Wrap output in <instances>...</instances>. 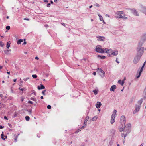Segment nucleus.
Listing matches in <instances>:
<instances>
[{
	"label": "nucleus",
	"mask_w": 146,
	"mask_h": 146,
	"mask_svg": "<svg viewBox=\"0 0 146 146\" xmlns=\"http://www.w3.org/2000/svg\"><path fill=\"white\" fill-rule=\"evenodd\" d=\"M3 128V127L1 125H0V129H2Z\"/></svg>",
	"instance_id": "obj_62"
},
{
	"label": "nucleus",
	"mask_w": 146,
	"mask_h": 146,
	"mask_svg": "<svg viewBox=\"0 0 146 146\" xmlns=\"http://www.w3.org/2000/svg\"><path fill=\"white\" fill-rule=\"evenodd\" d=\"M0 45L1 47H3L4 46V44L3 42L1 41L0 42Z\"/></svg>",
	"instance_id": "obj_31"
},
{
	"label": "nucleus",
	"mask_w": 146,
	"mask_h": 146,
	"mask_svg": "<svg viewBox=\"0 0 146 146\" xmlns=\"http://www.w3.org/2000/svg\"><path fill=\"white\" fill-rule=\"evenodd\" d=\"M47 108L48 109H50L51 108V107L50 105H48L47 106Z\"/></svg>",
	"instance_id": "obj_41"
},
{
	"label": "nucleus",
	"mask_w": 146,
	"mask_h": 146,
	"mask_svg": "<svg viewBox=\"0 0 146 146\" xmlns=\"http://www.w3.org/2000/svg\"><path fill=\"white\" fill-rule=\"evenodd\" d=\"M50 3H48L47 4V6L48 7H50Z\"/></svg>",
	"instance_id": "obj_46"
},
{
	"label": "nucleus",
	"mask_w": 146,
	"mask_h": 146,
	"mask_svg": "<svg viewBox=\"0 0 146 146\" xmlns=\"http://www.w3.org/2000/svg\"><path fill=\"white\" fill-rule=\"evenodd\" d=\"M97 38H98V40L100 41H104L105 38L103 36H97Z\"/></svg>",
	"instance_id": "obj_12"
},
{
	"label": "nucleus",
	"mask_w": 146,
	"mask_h": 146,
	"mask_svg": "<svg viewBox=\"0 0 146 146\" xmlns=\"http://www.w3.org/2000/svg\"><path fill=\"white\" fill-rule=\"evenodd\" d=\"M143 68H141L140 71L139 70L138 71V72L139 71V72H141V73H142V72L143 71Z\"/></svg>",
	"instance_id": "obj_36"
},
{
	"label": "nucleus",
	"mask_w": 146,
	"mask_h": 146,
	"mask_svg": "<svg viewBox=\"0 0 146 146\" xmlns=\"http://www.w3.org/2000/svg\"><path fill=\"white\" fill-rule=\"evenodd\" d=\"M125 127L126 128H128V129H130L131 128V125L130 123H129L127 124V125H126L125 126Z\"/></svg>",
	"instance_id": "obj_20"
},
{
	"label": "nucleus",
	"mask_w": 146,
	"mask_h": 146,
	"mask_svg": "<svg viewBox=\"0 0 146 146\" xmlns=\"http://www.w3.org/2000/svg\"><path fill=\"white\" fill-rule=\"evenodd\" d=\"M19 89L21 91H23L24 90V89L23 88H19Z\"/></svg>",
	"instance_id": "obj_48"
},
{
	"label": "nucleus",
	"mask_w": 146,
	"mask_h": 146,
	"mask_svg": "<svg viewBox=\"0 0 146 146\" xmlns=\"http://www.w3.org/2000/svg\"><path fill=\"white\" fill-rule=\"evenodd\" d=\"M97 116H95L92 118V121H95L97 119Z\"/></svg>",
	"instance_id": "obj_25"
},
{
	"label": "nucleus",
	"mask_w": 146,
	"mask_h": 146,
	"mask_svg": "<svg viewBox=\"0 0 146 146\" xmlns=\"http://www.w3.org/2000/svg\"><path fill=\"white\" fill-rule=\"evenodd\" d=\"M142 44V42L141 43V42H140L139 43L138 47L137 48V55L141 56L143 54L144 50V48L143 47H141Z\"/></svg>",
	"instance_id": "obj_1"
},
{
	"label": "nucleus",
	"mask_w": 146,
	"mask_h": 146,
	"mask_svg": "<svg viewBox=\"0 0 146 146\" xmlns=\"http://www.w3.org/2000/svg\"><path fill=\"white\" fill-rule=\"evenodd\" d=\"M141 57V56L137 55L134 58L133 60V63L135 64H137L139 62L140 59Z\"/></svg>",
	"instance_id": "obj_5"
},
{
	"label": "nucleus",
	"mask_w": 146,
	"mask_h": 146,
	"mask_svg": "<svg viewBox=\"0 0 146 146\" xmlns=\"http://www.w3.org/2000/svg\"><path fill=\"white\" fill-rule=\"evenodd\" d=\"M97 72L99 73H101V74H100V75L102 77L105 76V72L102 69L98 68L97 69Z\"/></svg>",
	"instance_id": "obj_6"
},
{
	"label": "nucleus",
	"mask_w": 146,
	"mask_h": 146,
	"mask_svg": "<svg viewBox=\"0 0 146 146\" xmlns=\"http://www.w3.org/2000/svg\"><path fill=\"white\" fill-rule=\"evenodd\" d=\"M95 5L98 7H99L100 6V5L98 3H96Z\"/></svg>",
	"instance_id": "obj_52"
},
{
	"label": "nucleus",
	"mask_w": 146,
	"mask_h": 146,
	"mask_svg": "<svg viewBox=\"0 0 146 146\" xmlns=\"http://www.w3.org/2000/svg\"><path fill=\"white\" fill-rule=\"evenodd\" d=\"M93 74L94 75H96V73L95 72H94L93 73Z\"/></svg>",
	"instance_id": "obj_58"
},
{
	"label": "nucleus",
	"mask_w": 146,
	"mask_h": 146,
	"mask_svg": "<svg viewBox=\"0 0 146 146\" xmlns=\"http://www.w3.org/2000/svg\"><path fill=\"white\" fill-rule=\"evenodd\" d=\"M23 42V40L22 39H19L17 42V43L18 44H20L21 42Z\"/></svg>",
	"instance_id": "obj_24"
},
{
	"label": "nucleus",
	"mask_w": 146,
	"mask_h": 146,
	"mask_svg": "<svg viewBox=\"0 0 146 146\" xmlns=\"http://www.w3.org/2000/svg\"><path fill=\"white\" fill-rule=\"evenodd\" d=\"M81 130L80 129H79L76 132V133H77L78 132L80 131Z\"/></svg>",
	"instance_id": "obj_51"
},
{
	"label": "nucleus",
	"mask_w": 146,
	"mask_h": 146,
	"mask_svg": "<svg viewBox=\"0 0 146 146\" xmlns=\"http://www.w3.org/2000/svg\"><path fill=\"white\" fill-rule=\"evenodd\" d=\"M10 42H7L6 46V47L7 48H9V47L10 46Z\"/></svg>",
	"instance_id": "obj_29"
},
{
	"label": "nucleus",
	"mask_w": 146,
	"mask_h": 146,
	"mask_svg": "<svg viewBox=\"0 0 146 146\" xmlns=\"http://www.w3.org/2000/svg\"><path fill=\"white\" fill-rule=\"evenodd\" d=\"M39 59V58L37 56L35 58V59H36V60H38Z\"/></svg>",
	"instance_id": "obj_57"
},
{
	"label": "nucleus",
	"mask_w": 146,
	"mask_h": 146,
	"mask_svg": "<svg viewBox=\"0 0 146 146\" xmlns=\"http://www.w3.org/2000/svg\"><path fill=\"white\" fill-rule=\"evenodd\" d=\"M116 115V113H113L111 115V117H112V118H115Z\"/></svg>",
	"instance_id": "obj_27"
},
{
	"label": "nucleus",
	"mask_w": 146,
	"mask_h": 146,
	"mask_svg": "<svg viewBox=\"0 0 146 146\" xmlns=\"http://www.w3.org/2000/svg\"><path fill=\"white\" fill-rule=\"evenodd\" d=\"M1 138L3 140H5V139H6L7 138V136H4L5 138H4V135H3V132H2V133L1 135Z\"/></svg>",
	"instance_id": "obj_19"
},
{
	"label": "nucleus",
	"mask_w": 146,
	"mask_h": 146,
	"mask_svg": "<svg viewBox=\"0 0 146 146\" xmlns=\"http://www.w3.org/2000/svg\"><path fill=\"white\" fill-rule=\"evenodd\" d=\"M40 85V87L39 86H38L37 88L38 90L42 89L45 88V87L43 85L41 84Z\"/></svg>",
	"instance_id": "obj_16"
},
{
	"label": "nucleus",
	"mask_w": 146,
	"mask_h": 146,
	"mask_svg": "<svg viewBox=\"0 0 146 146\" xmlns=\"http://www.w3.org/2000/svg\"><path fill=\"white\" fill-rule=\"evenodd\" d=\"M46 92V90H43V91H42V94L44 96V95H45V92Z\"/></svg>",
	"instance_id": "obj_37"
},
{
	"label": "nucleus",
	"mask_w": 146,
	"mask_h": 146,
	"mask_svg": "<svg viewBox=\"0 0 146 146\" xmlns=\"http://www.w3.org/2000/svg\"><path fill=\"white\" fill-rule=\"evenodd\" d=\"M116 14L117 15L116 16L117 18H122L123 20H125L127 19V17L125 16L126 15L123 11H118L117 12Z\"/></svg>",
	"instance_id": "obj_2"
},
{
	"label": "nucleus",
	"mask_w": 146,
	"mask_h": 146,
	"mask_svg": "<svg viewBox=\"0 0 146 146\" xmlns=\"http://www.w3.org/2000/svg\"><path fill=\"white\" fill-rule=\"evenodd\" d=\"M32 77L34 78H36L37 77V76L36 74H33L32 75Z\"/></svg>",
	"instance_id": "obj_34"
},
{
	"label": "nucleus",
	"mask_w": 146,
	"mask_h": 146,
	"mask_svg": "<svg viewBox=\"0 0 146 146\" xmlns=\"http://www.w3.org/2000/svg\"><path fill=\"white\" fill-rule=\"evenodd\" d=\"M116 88V86L115 85H112L111 87L110 90L111 91H114L115 89Z\"/></svg>",
	"instance_id": "obj_13"
},
{
	"label": "nucleus",
	"mask_w": 146,
	"mask_h": 146,
	"mask_svg": "<svg viewBox=\"0 0 146 146\" xmlns=\"http://www.w3.org/2000/svg\"><path fill=\"white\" fill-rule=\"evenodd\" d=\"M125 78L122 81L121 80H119L118 81V83L121 84V85L122 86H123L125 82Z\"/></svg>",
	"instance_id": "obj_15"
},
{
	"label": "nucleus",
	"mask_w": 146,
	"mask_h": 146,
	"mask_svg": "<svg viewBox=\"0 0 146 146\" xmlns=\"http://www.w3.org/2000/svg\"><path fill=\"white\" fill-rule=\"evenodd\" d=\"M64 26H65V24L64 23H61Z\"/></svg>",
	"instance_id": "obj_61"
},
{
	"label": "nucleus",
	"mask_w": 146,
	"mask_h": 146,
	"mask_svg": "<svg viewBox=\"0 0 146 146\" xmlns=\"http://www.w3.org/2000/svg\"><path fill=\"white\" fill-rule=\"evenodd\" d=\"M115 118L111 117V124H113L115 122Z\"/></svg>",
	"instance_id": "obj_22"
},
{
	"label": "nucleus",
	"mask_w": 146,
	"mask_h": 146,
	"mask_svg": "<svg viewBox=\"0 0 146 146\" xmlns=\"http://www.w3.org/2000/svg\"><path fill=\"white\" fill-rule=\"evenodd\" d=\"M143 93L145 94V95L144 96V98H146V86L145 87V89L144 90Z\"/></svg>",
	"instance_id": "obj_26"
},
{
	"label": "nucleus",
	"mask_w": 146,
	"mask_h": 146,
	"mask_svg": "<svg viewBox=\"0 0 146 146\" xmlns=\"http://www.w3.org/2000/svg\"><path fill=\"white\" fill-rule=\"evenodd\" d=\"M117 111L116 110H114V112H113V113H116Z\"/></svg>",
	"instance_id": "obj_63"
},
{
	"label": "nucleus",
	"mask_w": 146,
	"mask_h": 146,
	"mask_svg": "<svg viewBox=\"0 0 146 146\" xmlns=\"http://www.w3.org/2000/svg\"><path fill=\"white\" fill-rule=\"evenodd\" d=\"M10 27L9 26H7L6 27V28L7 30H9L10 29Z\"/></svg>",
	"instance_id": "obj_40"
},
{
	"label": "nucleus",
	"mask_w": 146,
	"mask_h": 146,
	"mask_svg": "<svg viewBox=\"0 0 146 146\" xmlns=\"http://www.w3.org/2000/svg\"><path fill=\"white\" fill-rule=\"evenodd\" d=\"M4 119H6V120H8V119H7V117L6 116H5L4 117Z\"/></svg>",
	"instance_id": "obj_53"
},
{
	"label": "nucleus",
	"mask_w": 146,
	"mask_h": 146,
	"mask_svg": "<svg viewBox=\"0 0 146 146\" xmlns=\"http://www.w3.org/2000/svg\"><path fill=\"white\" fill-rule=\"evenodd\" d=\"M24 40L25 41L23 43V44H26L27 43V42H26L25 41V39H24Z\"/></svg>",
	"instance_id": "obj_50"
},
{
	"label": "nucleus",
	"mask_w": 146,
	"mask_h": 146,
	"mask_svg": "<svg viewBox=\"0 0 146 146\" xmlns=\"http://www.w3.org/2000/svg\"><path fill=\"white\" fill-rule=\"evenodd\" d=\"M127 133H126V134H125L124 135V141H125V137L127 136Z\"/></svg>",
	"instance_id": "obj_44"
},
{
	"label": "nucleus",
	"mask_w": 146,
	"mask_h": 146,
	"mask_svg": "<svg viewBox=\"0 0 146 146\" xmlns=\"http://www.w3.org/2000/svg\"><path fill=\"white\" fill-rule=\"evenodd\" d=\"M108 55L110 57H113V56H112V55L111 54V53L110 54H109Z\"/></svg>",
	"instance_id": "obj_54"
},
{
	"label": "nucleus",
	"mask_w": 146,
	"mask_h": 146,
	"mask_svg": "<svg viewBox=\"0 0 146 146\" xmlns=\"http://www.w3.org/2000/svg\"><path fill=\"white\" fill-rule=\"evenodd\" d=\"M146 40V33L144 34L141 36V40L140 42H141V43L142 42L143 43Z\"/></svg>",
	"instance_id": "obj_8"
},
{
	"label": "nucleus",
	"mask_w": 146,
	"mask_h": 146,
	"mask_svg": "<svg viewBox=\"0 0 146 146\" xmlns=\"http://www.w3.org/2000/svg\"><path fill=\"white\" fill-rule=\"evenodd\" d=\"M140 10L143 13L146 14V7L141 5L140 7Z\"/></svg>",
	"instance_id": "obj_7"
},
{
	"label": "nucleus",
	"mask_w": 146,
	"mask_h": 146,
	"mask_svg": "<svg viewBox=\"0 0 146 146\" xmlns=\"http://www.w3.org/2000/svg\"><path fill=\"white\" fill-rule=\"evenodd\" d=\"M31 99L35 102H36V100L33 98H31Z\"/></svg>",
	"instance_id": "obj_39"
},
{
	"label": "nucleus",
	"mask_w": 146,
	"mask_h": 146,
	"mask_svg": "<svg viewBox=\"0 0 146 146\" xmlns=\"http://www.w3.org/2000/svg\"><path fill=\"white\" fill-rule=\"evenodd\" d=\"M141 106L140 105H138L137 104L135 105V109L133 111V113L134 114H135L139 111L141 108Z\"/></svg>",
	"instance_id": "obj_4"
},
{
	"label": "nucleus",
	"mask_w": 146,
	"mask_h": 146,
	"mask_svg": "<svg viewBox=\"0 0 146 146\" xmlns=\"http://www.w3.org/2000/svg\"><path fill=\"white\" fill-rule=\"evenodd\" d=\"M117 58L116 59V62L118 64L119 63V62L117 60Z\"/></svg>",
	"instance_id": "obj_45"
},
{
	"label": "nucleus",
	"mask_w": 146,
	"mask_h": 146,
	"mask_svg": "<svg viewBox=\"0 0 146 146\" xmlns=\"http://www.w3.org/2000/svg\"><path fill=\"white\" fill-rule=\"evenodd\" d=\"M98 58H99L101 59H104L105 58V56H103L98 55L97 56Z\"/></svg>",
	"instance_id": "obj_21"
},
{
	"label": "nucleus",
	"mask_w": 146,
	"mask_h": 146,
	"mask_svg": "<svg viewBox=\"0 0 146 146\" xmlns=\"http://www.w3.org/2000/svg\"><path fill=\"white\" fill-rule=\"evenodd\" d=\"M110 52H111V54L112 55L113 57V56H117V55H118V51L117 50L113 51L112 50V51H110Z\"/></svg>",
	"instance_id": "obj_11"
},
{
	"label": "nucleus",
	"mask_w": 146,
	"mask_h": 146,
	"mask_svg": "<svg viewBox=\"0 0 146 146\" xmlns=\"http://www.w3.org/2000/svg\"><path fill=\"white\" fill-rule=\"evenodd\" d=\"M23 19L24 20H27V21L29 20V19L25 18H24Z\"/></svg>",
	"instance_id": "obj_56"
},
{
	"label": "nucleus",
	"mask_w": 146,
	"mask_h": 146,
	"mask_svg": "<svg viewBox=\"0 0 146 146\" xmlns=\"http://www.w3.org/2000/svg\"><path fill=\"white\" fill-rule=\"evenodd\" d=\"M93 92L94 93L95 95H96L98 93L97 91L96 90H93Z\"/></svg>",
	"instance_id": "obj_35"
},
{
	"label": "nucleus",
	"mask_w": 146,
	"mask_h": 146,
	"mask_svg": "<svg viewBox=\"0 0 146 146\" xmlns=\"http://www.w3.org/2000/svg\"><path fill=\"white\" fill-rule=\"evenodd\" d=\"M121 135L122 137H123L124 135V133H121Z\"/></svg>",
	"instance_id": "obj_64"
},
{
	"label": "nucleus",
	"mask_w": 146,
	"mask_h": 146,
	"mask_svg": "<svg viewBox=\"0 0 146 146\" xmlns=\"http://www.w3.org/2000/svg\"><path fill=\"white\" fill-rule=\"evenodd\" d=\"M138 72V71L137 74L136 78H139V77H140V76L141 74V72Z\"/></svg>",
	"instance_id": "obj_23"
},
{
	"label": "nucleus",
	"mask_w": 146,
	"mask_h": 146,
	"mask_svg": "<svg viewBox=\"0 0 146 146\" xmlns=\"http://www.w3.org/2000/svg\"><path fill=\"white\" fill-rule=\"evenodd\" d=\"M131 12L135 15L136 16H139V14L138 13V12L137 11V10L135 9H130Z\"/></svg>",
	"instance_id": "obj_10"
},
{
	"label": "nucleus",
	"mask_w": 146,
	"mask_h": 146,
	"mask_svg": "<svg viewBox=\"0 0 146 146\" xmlns=\"http://www.w3.org/2000/svg\"><path fill=\"white\" fill-rule=\"evenodd\" d=\"M89 118L88 116H87L85 118V119L84 122V124L85 125H86L87 123V121L88 120Z\"/></svg>",
	"instance_id": "obj_18"
},
{
	"label": "nucleus",
	"mask_w": 146,
	"mask_h": 146,
	"mask_svg": "<svg viewBox=\"0 0 146 146\" xmlns=\"http://www.w3.org/2000/svg\"><path fill=\"white\" fill-rule=\"evenodd\" d=\"M85 127H86L85 126H82V127H81V129H83L85 128Z\"/></svg>",
	"instance_id": "obj_47"
},
{
	"label": "nucleus",
	"mask_w": 146,
	"mask_h": 146,
	"mask_svg": "<svg viewBox=\"0 0 146 146\" xmlns=\"http://www.w3.org/2000/svg\"><path fill=\"white\" fill-rule=\"evenodd\" d=\"M143 101V98H141L137 102L138 105H140V106H141V104L142 103Z\"/></svg>",
	"instance_id": "obj_17"
},
{
	"label": "nucleus",
	"mask_w": 146,
	"mask_h": 146,
	"mask_svg": "<svg viewBox=\"0 0 146 146\" xmlns=\"http://www.w3.org/2000/svg\"><path fill=\"white\" fill-rule=\"evenodd\" d=\"M28 103H30V104H33V102L32 101H28Z\"/></svg>",
	"instance_id": "obj_49"
},
{
	"label": "nucleus",
	"mask_w": 146,
	"mask_h": 146,
	"mask_svg": "<svg viewBox=\"0 0 146 146\" xmlns=\"http://www.w3.org/2000/svg\"><path fill=\"white\" fill-rule=\"evenodd\" d=\"M29 79V78H24L23 80L25 81H26L28 80Z\"/></svg>",
	"instance_id": "obj_42"
},
{
	"label": "nucleus",
	"mask_w": 146,
	"mask_h": 146,
	"mask_svg": "<svg viewBox=\"0 0 146 146\" xmlns=\"http://www.w3.org/2000/svg\"><path fill=\"white\" fill-rule=\"evenodd\" d=\"M27 111H28V112H29L30 113V114H31L32 113L31 110H27Z\"/></svg>",
	"instance_id": "obj_55"
},
{
	"label": "nucleus",
	"mask_w": 146,
	"mask_h": 146,
	"mask_svg": "<svg viewBox=\"0 0 146 146\" xmlns=\"http://www.w3.org/2000/svg\"><path fill=\"white\" fill-rule=\"evenodd\" d=\"M104 52H107V51H109L110 52L111 51H112V50L110 49H108V48H105L104 49Z\"/></svg>",
	"instance_id": "obj_28"
},
{
	"label": "nucleus",
	"mask_w": 146,
	"mask_h": 146,
	"mask_svg": "<svg viewBox=\"0 0 146 146\" xmlns=\"http://www.w3.org/2000/svg\"><path fill=\"white\" fill-rule=\"evenodd\" d=\"M33 94H34V95H35V96H36V92H35L33 93Z\"/></svg>",
	"instance_id": "obj_59"
},
{
	"label": "nucleus",
	"mask_w": 146,
	"mask_h": 146,
	"mask_svg": "<svg viewBox=\"0 0 146 146\" xmlns=\"http://www.w3.org/2000/svg\"><path fill=\"white\" fill-rule=\"evenodd\" d=\"M98 16H99V18H100V21H102L103 19V18L102 17V16L100 14H98Z\"/></svg>",
	"instance_id": "obj_30"
},
{
	"label": "nucleus",
	"mask_w": 146,
	"mask_h": 146,
	"mask_svg": "<svg viewBox=\"0 0 146 146\" xmlns=\"http://www.w3.org/2000/svg\"><path fill=\"white\" fill-rule=\"evenodd\" d=\"M96 50L97 52L101 53L104 52V50L101 48V46L100 45H98L96 46Z\"/></svg>",
	"instance_id": "obj_3"
},
{
	"label": "nucleus",
	"mask_w": 146,
	"mask_h": 146,
	"mask_svg": "<svg viewBox=\"0 0 146 146\" xmlns=\"http://www.w3.org/2000/svg\"><path fill=\"white\" fill-rule=\"evenodd\" d=\"M9 51V50H4V52H5V54H8V52Z\"/></svg>",
	"instance_id": "obj_38"
},
{
	"label": "nucleus",
	"mask_w": 146,
	"mask_h": 146,
	"mask_svg": "<svg viewBox=\"0 0 146 146\" xmlns=\"http://www.w3.org/2000/svg\"><path fill=\"white\" fill-rule=\"evenodd\" d=\"M25 119L27 121H28L29 120V117L28 116H26L25 117Z\"/></svg>",
	"instance_id": "obj_32"
},
{
	"label": "nucleus",
	"mask_w": 146,
	"mask_h": 146,
	"mask_svg": "<svg viewBox=\"0 0 146 146\" xmlns=\"http://www.w3.org/2000/svg\"><path fill=\"white\" fill-rule=\"evenodd\" d=\"M23 100H24V98H21V101L22 102H23Z\"/></svg>",
	"instance_id": "obj_60"
},
{
	"label": "nucleus",
	"mask_w": 146,
	"mask_h": 146,
	"mask_svg": "<svg viewBox=\"0 0 146 146\" xmlns=\"http://www.w3.org/2000/svg\"><path fill=\"white\" fill-rule=\"evenodd\" d=\"M124 127H122L121 128H120L119 129V131L120 132L122 131H123L124 129Z\"/></svg>",
	"instance_id": "obj_33"
},
{
	"label": "nucleus",
	"mask_w": 146,
	"mask_h": 146,
	"mask_svg": "<svg viewBox=\"0 0 146 146\" xmlns=\"http://www.w3.org/2000/svg\"><path fill=\"white\" fill-rule=\"evenodd\" d=\"M17 116V114L15 112L14 113V117H15Z\"/></svg>",
	"instance_id": "obj_43"
},
{
	"label": "nucleus",
	"mask_w": 146,
	"mask_h": 146,
	"mask_svg": "<svg viewBox=\"0 0 146 146\" xmlns=\"http://www.w3.org/2000/svg\"><path fill=\"white\" fill-rule=\"evenodd\" d=\"M101 105V103L100 102H97V103L96 104V106L97 108L98 109L100 108Z\"/></svg>",
	"instance_id": "obj_14"
},
{
	"label": "nucleus",
	"mask_w": 146,
	"mask_h": 146,
	"mask_svg": "<svg viewBox=\"0 0 146 146\" xmlns=\"http://www.w3.org/2000/svg\"><path fill=\"white\" fill-rule=\"evenodd\" d=\"M120 121L121 123L124 124L125 125L126 122L125 117L124 116H122L120 119Z\"/></svg>",
	"instance_id": "obj_9"
}]
</instances>
